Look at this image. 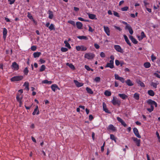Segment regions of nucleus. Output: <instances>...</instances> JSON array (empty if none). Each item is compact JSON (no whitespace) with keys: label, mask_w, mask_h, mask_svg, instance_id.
Listing matches in <instances>:
<instances>
[{"label":"nucleus","mask_w":160,"mask_h":160,"mask_svg":"<svg viewBox=\"0 0 160 160\" xmlns=\"http://www.w3.org/2000/svg\"><path fill=\"white\" fill-rule=\"evenodd\" d=\"M122 23L126 25L125 28L128 29L130 34L132 35L133 33V32L130 25L128 24V23L125 22L123 21Z\"/></svg>","instance_id":"nucleus-1"},{"label":"nucleus","mask_w":160,"mask_h":160,"mask_svg":"<svg viewBox=\"0 0 160 160\" xmlns=\"http://www.w3.org/2000/svg\"><path fill=\"white\" fill-rule=\"evenodd\" d=\"M111 102L114 105H118L119 106L121 104V101L117 99V98L115 97H113V99L111 101Z\"/></svg>","instance_id":"nucleus-2"},{"label":"nucleus","mask_w":160,"mask_h":160,"mask_svg":"<svg viewBox=\"0 0 160 160\" xmlns=\"http://www.w3.org/2000/svg\"><path fill=\"white\" fill-rule=\"evenodd\" d=\"M23 78V77L22 76H17L12 78L10 80L12 82L18 81L22 80Z\"/></svg>","instance_id":"nucleus-3"},{"label":"nucleus","mask_w":160,"mask_h":160,"mask_svg":"<svg viewBox=\"0 0 160 160\" xmlns=\"http://www.w3.org/2000/svg\"><path fill=\"white\" fill-rule=\"evenodd\" d=\"M95 57V55L92 53H87L85 54L84 57L88 59L91 60L93 59Z\"/></svg>","instance_id":"nucleus-4"},{"label":"nucleus","mask_w":160,"mask_h":160,"mask_svg":"<svg viewBox=\"0 0 160 160\" xmlns=\"http://www.w3.org/2000/svg\"><path fill=\"white\" fill-rule=\"evenodd\" d=\"M114 48L118 52H120L121 53H123V49L121 48L120 46L119 45H114Z\"/></svg>","instance_id":"nucleus-5"},{"label":"nucleus","mask_w":160,"mask_h":160,"mask_svg":"<svg viewBox=\"0 0 160 160\" xmlns=\"http://www.w3.org/2000/svg\"><path fill=\"white\" fill-rule=\"evenodd\" d=\"M147 102L148 104L150 105H154L155 107H157L158 106L157 103L155 101L151 99L148 100Z\"/></svg>","instance_id":"nucleus-6"},{"label":"nucleus","mask_w":160,"mask_h":160,"mask_svg":"<svg viewBox=\"0 0 160 160\" xmlns=\"http://www.w3.org/2000/svg\"><path fill=\"white\" fill-rule=\"evenodd\" d=\"M133 132L135 135L139 138H141V136L139 133L138 129L136 128H133Z\"/></svg>","instance_id":"nucleus-7"},{"label":"nucleus","mask_w":160,"mask_h":160,"mask_svg":"<svg viewBox=\"0 0 160 160\" xmlns=\"http://www.w3.org/2000/svg\"><path fill=\"white\" fill-rule=\"evenodd\" d=\"M12 67L15 70H18L19 69V65L16 62H14L12 63Z\"/></svg>","instance_id":"nucleus-8"},{"label":"nucleus","mask_w":160,"mask_h":160,"mask_svg":"<svg viewBox=\"0 0 160 160\" xmlns=\"http://www.w3.org/2000/svg\"><path fill=\"white\" fill-rule=\"evenodd\" d=\"M117 120L120 122L122 125H123L124 127H126L127 126V124L125 123V122H124L123 120L120 118V117H118L117 118Z\"/></svg>","instance_id":"nucleus-9"},{"label":"nucleus","mask_w":160,"mask_h":160,"mask_svg":"<svg viewBox=\"0 0 160 160\" xmlns=\"http://www.w3.org/2000/svg\"><path fill=\"white\" fill-rule=\"evenodd\" d=\"M132 139L134 141L137 145L138 147H139L140 146V140L137 139L136 138L132 137Z\"/></svg>","instance_id":"nucleus-10"},{"label":"nucleus","mask_w":160,"mask_h":160,"mask_svg":"<svg viewBox=\"0 0 160 160\" xmlns=\"http://www.w3.org/2000/svg\"><path fill=\"white\" fill-rule=\"evenodd\" d=\"M102 106L103 110L106 112L108 113H110L111 112L108 110L107 108L106 104L103 102L102 103Z\"/></svg>","instance_id":"nucleus-11"},{"label":"nucleus","mask_w":160,"mask_h":160,"mask_svg":"<svg viewBox=\"0 0 160 160\" xmlns=\"http://www.w3.org/2000/svg\"><path fill=\"white\" fill-rule=\"evenodd\" d=\"M39 114L38 107V105L36 106L35 108L34 109V111L32 113L33 115H35L36 114L38 115Z\"/></svg>","instance_id":"nucleus-12"},{"label":"nucleus","mask_w":160,"mask_h":160,"mask_svg":"<svg viewBox=\"0 0 160 160\" xmlns=\"http://www.w3.org/2000/svg\"><path fill=\"white\" fill-rule=\"evenodd\" d=\"M23 98V96L21 94H18L17 95L16 99L18 102H20Z\"/></svg>","instance_id":"nucleus-13"},{"label":"nucleus","mask_w":160,"mask_h":160,"mask_svg":"<svg viewBox=\"0 0 160 160\" xmlns=\"http://www.w3.org/2000/svg\"><path fill=\"white\" fill-rule=\"evenodd\" d=\"M108 130H111L113 131H116L115 128L112 124H110L107 128Z\"/></svg>","instance_id":"nucleus-14"},{"label":"nucleus","mask_w":160,"mask_h":160,"mask_svg":"<svg viewBox=\"0 0 160 160\" xmlns=\"http://www.w3.org/2000/svg\"><path fill=\"white\" fill-rule=\"evenodd\" d=\"M118 95L120 98L123 100H125L128 98V96L124 93H119Z\"/></svg>","instance_id":"nucleus-15"},{"label":"nucleus","mask_w":160,"mask_h":160,"mask_svg":"<svg viewBox=\"0 0 160 160\" xmlns=\"http://www.w3.org/2000/svg\"><path fill=\"white\" fill-rule=\"evenodd\" d=\"M136 82L141 87L144 88L145 87V86L143 82H142L140 80H137Z\"/></svg>","instance_id":"nucleus-16"},{"label":"nucleus","mask_w":160,"mask_h":160,"mask_svg":"<svg viewBox=\"0 0 160 160\" xmlns=\"http://www.w3.org/2000/svg\"><path fill=\"white\" fill-rule=\"evenodd\" d=\"M88 16L89 18L91 19L96 20L97 19L96 15L95 14L89 13L88 14Z\"/></svg>","instance_id":"nucleus-17"},{"label":"nucleus","mask_w":160,"mask_h":160,"mask_svg":"<svg viewBox=\"0 0 160 160\" xmlns=\"http://www.w3.org/2000/svg\"><path fill=\"white\" fill-rule=\"evenodd\" d=\"M51 88L52 90L54 92L56 91V88L59 89L58 85L56 84H52L51 86Z\"/></svg>","instance_id":"nucleus-18"},{"label":"nucleus","mask_w":160,"mask_h":160,"mask_svg":"<svg viewBox=\"0 0 160 160\" xmlns=\"http://www.w3.org/2000/svg\"><path fill=\"white\" fill-rule=\"evenodd\" d=\"M74 82L76 86L78 87H81L83 85V84L82 83L79 82L77 80H74Z\"/></svg>","instance_id":"nucleus-19"},{"label":"nucleus","mask_w":160,"mask_h":160,"mask_svg":"<svg viewBox=\"0 0 160 160\" xmlns=\"http://www.w3.org/2000/svg\"><path fill=\"white\" fill-rule=\"evenodd\" d=\"M104 29L105 32L108 36L110 35V30L108 27L104 26Z\"/></svg>","instance_id":"nucleus-20"},{"label":"nucleus","mask_w":160,"mask_h":160,"mask_svg":"<svg viewBox=\"0 0 160 160\" xmlns=\"http://www.w3.org/2000/svg\"><path fill=\"white\" fill-rule=\"evenodd\" d=\"M76 25L78 29H81L83 26L82 23L80 22H77L76 23Z\"/></svg>","instance_id":"nucleus-21"},{"label":"nucleus","mask_w":160,"mask_h":160,"mask_svg":"<svg viewBox=\"0 0 160 160\" xmlns=\"http://www.w3.org/2000/svg\"><path fill=\"white\" fill-rule=\"evenodd\" d=\"M127 84L129 86H132L133 85V84L130 79H128L125 81Z\"/></svg>","instance_id":"nucleus-22"},{"label":"nucleus","mask_w":160,"mask_h":160,"mask_svg":"<svg viewBox=\"0 0 160 160\" xmlns=\"http://www.w3.org/2000/svg\"><path fill=\"white\" fill-rule=\"evenodd\" d=\"M143 66L146 68H148L150 67L151 64L150 62H147L144 63Z\"/></svg>","instance_id":"nucleus-23"},{"label":"nucleus","mask_w":160,"mask_h":160,"mask_svg":"<svg viewBox=\"0 0 160 160\" xmlns=\"http://www.w3.org/2000/svg\"><path fill=\"white\" fill-rule=\"evenodd\" d=\"M8 32L7 29L5 28H4L3 31V37L4 38H6V35Z\"/></svg>","instance_id":"nucleus-24"},{"label":"nucleus","mask_w":160,"mask_h":160,"mask_svg":"<svg viewBox=\"0 0 160 160\" xmlns=\"http://www.w3.org/2000/svg\"><path fill=\"white\" fill-rule=\"evenodd\" d=\"M124 39L127 42V43L130 46H131V43L129 40L128 39L126 35H124Z\"/></svg>","instance_id":"nucleus-25"},{"label":"nucleus","mask_w":160,"mask_h":160,"mask_svg":"<svg viewBox=\"0 0 160 160\" xmlns=\"http://www.w3.org/2000/svg\"><path fill=\"white\" fill-rule=\"evenodd\" d=\"M41 53L40 52H35L33 54V57L34 58H38L41 55Z\"/></svg>","instance_id":"nucleus-26"},{"label":"nucleus","mask_w":160,"mask_h":160,"mask_svg":"<svg viewBox=\"0 0 160 160\" xmlns=\"http://www.w3.org/2000/svg\"><path fill=\"white\" fill-rule=\"evenodd\" d=\"M114 65H113L112 64L110 63L109 62L107 63L105 66V68H110L111 69L114 68Z\"/></svg>","instance_id":"nucleus-27"},{"label":"nucleus","mask_w":160,"mask_h":160,"mask_svg":"<svg viewBox=\"0 0 160 160\" xmlns=\"http://www.w3.org/2000/svg\"><path fill=\"white\" fill-rule=\"evenodd\" d=\"M148 94L151 96H153L155 95V93L152 90H150L148 91Z\"/></svg>","instance_id":"nucleus-28"},{"label":"nucleus","mask_w":160,"mask_h":160,"mask_svg":"<svg viewBox=\"0 0 160 160\" xmlns=\"http://www.w3.org/2000/svg\"><path fill=\"white\" fill-rule=\"evenodd\" d=\"M86 90L87 92L90 94H92L93 93V91L89 87H87L86 88Z\"/></svg>","instance_id":"nucleus-29"},{"label":"nucleus","mask_w":160,"mask_h":160,"mask_svg":"<svg viewBox=\"0 0 160 160\" xmlns=\"http://www.w3.org/2000/svg\"><path fill=\"white\" fill-rule=\"evenodd\" d=\"M66 65L72 70H75V69L74 66L72 63L70 64L69 63H67L66 64Z\"/></svg>","instance_id":"nucleus-30"},{"label":"nucleus","mask_w":160,"mask_h":160,"mask_svg":"<svg viewBox=\"0 0 160 160\" xmlns=\"http://www.w3.org/2000/svg\"><path fill=\"white\" fill-rule=\"evenodd\" d=\"M130 39L132 42L134 44H137L138 42L137 41L136 39L134 38L132 36H130Z\"/></svg>","instance_id":"nucleus-31"},{"label":"nucleus","mask_w":160,"mask_h":160,"mask_svg":"<svg viewBox=\"0 0 160 160\" xmlns=\"http://www.w3.org/2000/svg\"><path fill=\"white\" fill-rule=\"evenodd\" d=\"M48 14H49V18L50 19H52L53 16V12L52 11H50V10L48 11Z\"/></svg>","instance_id":"nucleus-32"},{"label":"nucleus","mask_w":160,"mask_h":160,"mask_svg":"<svg viewBox=\"0 0 160 160\" xmlns=\"http://www.w3.org/2000/svg\"><path fill=\"white\" fill-rule=\"evenodd\" d=\"M77 38L80 39H84L85 40H87L88 39L86 36H78L77 37Z\"/></svg>","instance_id":"nucleus-33"},{"label":"nucleus","mask_w":160,"mask_h":160,"mask_svg":"<svg viewBox=\"0 0 160 160\" xmlns=\"http://www.w3.org/2000/svg\"><path fill=\"white\" fill-rule=\"evenodd\" d=\"M29 83L28 82H25L23 84V86L25 87V88L27 91L29 90Z\"/></svg>","instance_id":"nucleus-34"},{"label":"nucleus","mask_w":160,"mask_h":160,"mask_svg":"<svg viewBox=\"0 0 160 160\" xmlns=\"http://www.w3.org/2000/svg\"><path fill=\"white\" fill-rule=\"evenodd\" d=\"M133 98L136 100H138L139 98V94L137 93H135L134 94Z\"/></svg>","instance_id":"nucleus-35"},{"label":"nucleus","mask_w":160,"mask_h":160,"mask_svg":"<svg viewBox=\"0 0 160 160\" xmlns=\"http://www.w3.org/2000/svg\"><path fill=\"white\" fill-rule=\"evenodd\" d=\"M111 92L108 90H106L104 92V94L107 96H110L111 95Z\"/></svg>","instance_id":"nucleus-36"},{"label":"nucleus","mask_w":160,"mask_h":160,"mask_svg":"<svg viewBox=\"0 0 160 160\" xmlns=\"http://www.w3.org/2000/svg\"><path fill=\"white\" fill-rule=\"evenodd\" d=\"M46 67L44 65H42L40 68L39 72H42L44 71L46 69Z\"/></svg>","instance_id":"nucleus-37"},{"label":"nucleus","mask_w":160,"mask_h":160,"mask_svg":"<svg viewBox=\"0 0 160 160\" xmlns=\"http://www.w3.org/2000/svg\"><path fill=\"white\" fill-rule=\"evenodd\" d=\"M64 43L65 44V46L68 48L69 49H70L71 48V47L69 43L67 41L65 40L64 41Z\"/></svg>","instance_id":"nucleus-38"},{"label":"nucleus","mask_w":160,"mask_h":160,"mask_svg":"<svg viewBox=\"0 0 160 160\" xmlns=\"http://www.w3.org/2000/svg\"><path fill=\"white\" fill-rule=\"evenodd\" d=\"M48 28L51 31L54 30L55 29L54 26L53 24H51L48 27Z\"/></svg>","instance_id":"nucleus-39"},{"label":"nucleus","mask_w":160,"mask_h":160,"mask_svg":"<svg viewBox=\"0 0 160 160\" xmlns=\"http://www.w3.org/2000/svg\"><path fill=\"white\" fill-rule=\"evenodd\" d=\"M28 72L29 71L27 67L25 68L23 70V72L24 74L26 75H28Z\"/></svg>","instance_id":"nucleus-40"},{"label":"nucleus","mask_w":160,"mask_h":160,"mask_svg":"<svg viewBox=\"0 0 160 160\" xmlns=\"http://www.w3.org/2000/svg\"><path fill=\"white\" fill-rule=\"evenodd\" d=\"M110 138L112 140H114L115 142H116V138L113 134H111L110 135Z\"/></svg>","instance_id":"nucleus-41"},{"label":"nucleus","mask_w":160,"mask_h":160,"mask_svg":"<svg viewBox=\"0 0 160 160\" xmlns=\"http://www.w3.org/2000/svg\"><path fill=\"white\" fill-rule=\"evenodd\" d=\"M146 37V36L145 35L144 32H142L141 33V40H142L144 38Z\"/></svg>","instance_id":"nucleus-42"},{"label":"nucleus","mask_w":160,"mask_h":160,"mask_svg":"<svg viewBox=\"0 0 160 160\" xmlns=\"http://www.w3.org/2000/svg\"><path fill=\"white\" fill-rule=\"evenodd\" d=\"M112 12H113V14L115 16L118 18H119L120 17V16L119 15L118 13L117 12H116L115 11H113Z\"/></svg>","instance_id":"nucleus-43"},{"label":"nucleus","mask_w":160,"mask_h":160,"mask_svg":"<svg viewBox=\"0 0 160 160\" xmlns=\"http://www.w3.org/2000/svg\"><path fill=\"white\" fill-rule=\"evenodd\" d=\"M61 51L62 52H66L68 51V49L66 48L62 47L61 48Z\"/></svg>","instance_id":"nucleus-44"},{"label":"nucleus","mask_w":160,"mask_h":160,"mask_svg":"<svg viewBox=\"0 0 160 160\" xmlns=\"http://www.w3.org/2000/svg\"><path fill=\"white\" fill-rule=\"evenodd\" d=\"M81 50L82 51H86L87 50V48L83 45H81Z\"/></svg>","instance_id":"nucleus-45"},{"label":"nucleus","mask_w":160,"mask_h":160,"mask_svg":"<svg viewBox=\"0 0 160 160\" xmlns=\"http://www.w3.org/2000/svg\"><path fill=\"white\" fill-rule=\"evenodd\" d=\"M128 9V7L126 6L123 8H122L121 10L122 11H127Z\"/></svg>","instance_id":"nucleus-46"},{"label":"nucleus","mask_w":160,"mask_h":160,"mask_svg":"<svg viewBox=\"0 0 160 160\" xmlns=\"http://www.w3.org/2000/svg\"><path fill=\"white\" fill-rule=\"evenodd\" d=\"M151 85L155 88H156L157 87V84L153 82L151 83Z\"/></svg>","instance_id":"nucleus-47"},{"label":"nucleus","mask_w":160,"mask_h":160,"mask_svg":"<svg viewBox=\"0 0 160 160\" xmlns=\"http://www.w3.org/2000/svg\"><path fill=\"white\" fill-rule=\"evenodd\" d=\"M68 22L71 24L72 25H73L74 26H75V22L72 20H69L68 21Z\"/></svg>","instance_id":"nucleus-48"},{"label":"nucleus","mask_w":160,"mask_h":160,"mask_svg":"<svg viewBox=\"0 0 160 160\" xmlns=\"http://www.w3.org/2000/svg\"><path fill=\"white\" fill-rule=\"evenodd\" d=\"M114 76H115V78L116 80H119V79H120V78H121V77L119 76L117 74H115L114 75Z\"/></svg>","instance_id":"nucleus-49"},{"label":"nucleus","mask_w":160,"mask_h":160,"mask_svg":"<svg viewBox=\"0 0 160 160\" xmlns=\"http://www.w3.org/2000/svg\"><path fill=\"white\" fill-rule=\"evenodd\" d=\"M100 78L99 77H96L94 79V81L97 82H100Z\"/></svg>","instance_id":"nucleus-50"},{"label":"nucleus","mask_w":160,"mask_h":160,"mask_svg":"<svg viewBox=\"0 0 160 160\" xmlns=\"http://www.w3.org/2000/svg\"><path fill=\"white\" fill-rule=\"evenodd\" d=\"M156 57L154 56L153 54L151 56V59L152 61H153L154 60H155L156 59Z\"/></svg>","instance_id":"nucleus-51"},{"label":"nucleus","mask_w":160,"mask_h":160,"mask_svg":"<svg viewBox=\"0 0 160 160\" xmlns=\"http://www.w3.org/2000/svg\"><path fill=\"white\" fill-rule=\"evenodd\" d=\"M85 68L88 71H90L91 68L88 65H85L84 66Z\"/></svg>","instance_id":"nucleus-52"},{"label":"nucleus","mask_w":160,"mask_h":160,"mask_svg":"<svg viewBox=\"0 0 160 160\" xmlns=\"http://www.w3.org/2000/svg\"><path fill=\"white\" fill-rule=\"evenodd\" d=\"M27 16L30 19H32L33 18L32 16L29 12H28Z\"/></svg>","instance_id":"nucleus-53"},{"label":"nucleus","mask_w":160,"mask_h":160,"mask_svg":"<svg viewBox=\"0 0 160 160\" xmlns=\"http://www.w3.org/2000/svg\"><path fill=\"white\" fill-rule=\"evenodd\" d=\"M8 1L9 2V4L11 5L14 3L15 0H8Z\"/></svg>","instance_id":"nucleus-54"},{"label":"nucleus","mask_w":160,"mask_h":160,"mask_svg":"<svg viewBox=\"0 0 160 160\" xmlns=\"http://www.w3.org/2000/svg\"><path fill=\"white\" fill-rule=\"evenodd\" d=\"M76 48L77 51H80L81 50V46H78L76 47Z\"/></svg>","instance_id":"nucleus-55"},{"label":"nucleus","mask_w":160,"mask_h":160,"mask_svg":"<svg viewBox=\"0 0 160 160\" xmlns=\"http://www.w3.org/2000/svg\"><path fill=\"white\" fill-rule=\"evenodd\" d=\"M119 80H120L122 83H124L125 82L124 79L122 77H121L120 78Z\"/></svg>","instance_id":"nucleus-56"},{"label":"nucleus","mask_w":160,"mask_h":160,"mask_svg":"<svg viewBox=\"0 0 160 160\" xmlns=\"http://www.w3.org/2000/svg\"><path fill=\"white\" fill-rule=\"evenodd\" d=\"M100 56L102 58H104L105 57V54L103 52H102L100 53Z\"/></svg>","instance_id":"nucleus-57"},{"label":"nucleus","mask_w":160,"mask_h":160,"mask_svg":"<svg viewBox=\"0 0 160 160\" xmlns=\"http://www.w3.org/2000/svg\"><path fill=\"white\" fill-rule=\"evenodd\" d=\"M36 47L35 46H32L31 47V49L33 51L36 50Z\"/></svg>","instance_id":"nucleus-58"},{"label":"nucleus","mask_w":160,"mask_h":160,"mask_svg":"<svg viewBox=\"0 0 160 160\" xmlns=\"http://www.w3.org/2000/svg\"><path fill=\"white\" fill-rule=\"evenodd\" d=\"M154 75L157 78H160V75L158 73L156 72H155L154 73Z\"/></svg>","instance_id":"nucleus-59"},{"label":"nucleus","mask_w":160,"mask_h":160,"mask_svg":"<svg viewBox=\"0 0 160 160\" xmlns=\"http://www.w3.org/2000/svg\"><path fill=\"white\" fill-rule=\"evenodd\" d=\"M115 63L116 65L117 66H118L120 64V63L119 61L118 60H115Z\"/></svg>","instance_id":"nucleus-60"},{"label":"nucleus","mask_w":160,"mask_h":160,"mask_svg":"<svg viewBox=\"0 0 160 160\" xmlns=\"http://www.w3.org/2000/svg\"><path fill=\"white\" fill-rule=\"evenodd\" d=\"M94 46L97 49H99L100 48L99 46L97 43H95Z\"/></svg>","instance_id":"nucleus-61"},{"label":"nucleus","mask_w":160,"mask_h":160,"mask_svg":"<svg viewBox=\"0 0 160 160\" xmlns=\"http://www.w3.org/2000/svg\"><path fill=\"white\" fill-rule=\"evenodd\" d=\"M93 119V117L92 115H90L89 116V119L90 121H92Z\"/></svg>","instance_id":"nucleus-62"},{"label":"nucleus","mask_w":160,"mask_h":160,"mask_svg":"<svg viewBox=\"0 0 160 160\" xmlns=\"http://www.w3.org/2000/svg\"><path fill=\"white\" fill-rule=\"evenodd\" d=\"M39 62L41 64L44 63L45 62V61L42 59H40L39 60Z\"/></svg>","instance_id":"nucleus-63"},{"label":"nucleus","mask_w":160,"mask_h":160,"mask_svg":"<svg viewBox=\"0 0 160 160\" xmlns=\"http://www.w3.org/2000/svg\"><path fill=\"white\" fill-rule=\"evenodd\" d=\"M114 27L117 29L119 31H121L122 29L119 27L118 26H114Z\"/></svg>","instance_id":"nucleus-64"}]
</instances>
